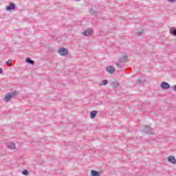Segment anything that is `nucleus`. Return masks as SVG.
<instances>
[{
  "instance_id": "nucleus-22",
  "label": "nucleus",
  "mask_w": 176,
  "mask_h": 176,
  "mask_svg": "<svg viewBox=\"0 0 176 176\" xmlns=\"http://www.w3.org/2000/svg\"><path fill=\"white\" fill-rule=\"evenodd\" d=\"M0 74H3V69H2V68L0 67Z\"/></svg>"
},
{
  "instance_id": "nucleus-12",
  "label": "nucleus",
  "mask_w": 176,
  "mask_h": 176,
  "mask_svg": "<svg viewBox=\"0 0 176 176\" xmlns=\"http://www.w3.org/2000/svg\"><path fill=\"white\" fill-rule=\"evenodd\" d=\"M8 148L9 149L13 150V149H16V144H14V142H10L8 145Z\"/></svg>"
},
{
  "instance_id": "nucleus-8",
  "label": "nucleus",
  "mask_w": 176,
  "mask_h": 176,
  "mask_svg": "<svg viewBox=\"0 0 176 176\" xmlns=\"http://www.w3.org/2000/svg\"><path fill=\"white\" fill-rule=\"evenodd\" d=\"M168 162L169 163H172L173 164H176V160H175V157L173 156V155H170L168 157Z\"/></svg>"
},
{
  "instance_id": "nucleus-10",
  "label": "nucleus",
  "mask_w": 176,
  "mask_h": 176,
  "mask_svg": "<svg viewBox=\"0 0 176 176\" xmlns=\"http://www.w3.org/2000/svg\"><path fill=\"white\" fill-rule=\"evenodd\" d=\"M97 113H98V111H97L96 110L91 111L90 112L91 119H94V118H96V116H97Z\"/></svg>"
},
{
  "instance_id": "nucleus-15",
  "label": "nucleus",
  "mask_w": 176,
  "mask_h": 176,
  "mask_svg": "<svg viewBox=\"0 0 176 176\" xmlns=\"http://www.w3.org/2000/svg\"><path fill=\"white\" fill-rule=\"evenodd\" d=\"M111 86L113 87V89H118V87H119V82H111Z\"/></svg>"
},
{
  "instance_id": "nucleus-6",
  "label": "nucleus",
  "mask_w": 176,
  "mask_h": 176,
  "mask_svg": "<svg viewBox=\"0 0 176 176\" xmlns=\"http://www.w3.org/2000/svg\"><path fill=\"white\" fill-rule=\"evenodd\" d=\"M15 9L16 4H14V3H12L6 7V10H8V12H11V10H14Z\"/></svg>"
},
{
  "instance_id": "nucleus-2",
  "label": "nucleus",
  "mask_w": 176,
  "mask_h": 176,
  "mask_svg": "<svg viewBox=\"0 0 176 176\" xmlns=\"http://www.w3.org/2000/svg\"><path fill=\"white\" fill-rule=\"evenodd\" d=\"M82 35H84V36H90L93 34V29L89 28L81 33Z\"/></svg>"
},
{
  "instance_id": "nucleus-9",
  "label": "nucleus",
  "mask_w": 176,
  "mask_h": 176,
  "mask_svg": "<svg viewBox=\"0 0 176 176\" xmlns=\"http://www.w3.org/2000/svg\"><path fill=\"white\" fill-rule=\"evenodd\" d=\"M127 61V56H122L121 58L119 59V63L121 64H124Z\"/></svg>"
},
{
  "instance_id": "nucleus-3",
  "label": "nucleus",
  "mask_w": 176,
  "mask_h": 176,
  "mask_svg": "<svg viewBox=\"0 0 176 176\" xmlns=\"http://www.w3.org/2000/svg\"><path fill=\"white\" fill-rule=\"evenodd\" d=\"M170 85L168 82H161V89H163L164 90H167L170 89Z\"/></svg>"
},
{
  "instance_id": "nucleus-24",
  "label": "nucleus",
  "mask_w": 176,
  "mask_h": 176,
  "mask_svg": "<svg viewBox=\"0 0 176 176\" xmlns=\"http://www.w3.org/2000/svg\"><path fill=\"white\" fill-rule=\"evenodd\" d=\"M176 0H168V2L173 3V2H175Z\"/></svg>"
},
{
  "instance_id": "nucleus-17",
  "label": "nucleus",
  "mask_w": 176,
  "mask_h": 176,
  "mask_svg": "<svg viewBox=\"0 0 176 176\" xmlns=\"http://www.w3.org/2000/svg\"><path fill=\"white\" fill-rule=\"evenodd\" d=\"M22 174H23V175H28V174H29L28 170L27 169H24L22 171Z\"/></svg>"
},
{
  "instance_id": "nucleus-18",
  "label": "nucleus",
  "mask_w": 176,
  "mask_h": 176,
  "mask_svg": "<svg viewBox=\"0 0 176 176\" xmlns=\"http://www.w3.org/2000/svg\"><path fill=\"white\" fill-rule=\"evenodd\" d=\"M142 34H144V31H142V30H140V32H136V35H137L138 36H142Z\"/></svg>"
},
{
  "instance_id": "nucleus-21",
  "label": "nucleus",
  "mask_w": 176,
  "mask_h": 176,
  "mask_svg": "<svg viewBox=\"0 0 176 176\" xmlns=\"http://www.w3.org/2000/svg\"><path fill=\"white\" fill-rule=\"evenodd\" d=\"M12 63V60L9 59L8 60L6 61V65H10V63Z\"/></svg>"
},
{
  "instance_id": "nucleus-13",
  "label": "nucleus",
  "mask_w": 176,
  "mask_h": 176,
  "mask_svg": "<svg viewBox=\"0 0 176 176\" xmlns=\"http://www.w3.org/2000/svg\"><path fill=\"white\" fill-rule=\"evenodd\" d=\"M25 61L26 63H28V64H31L32 65H34V64H35V61H34L29 57L26 58Z\"/></svg>"
},
{
  "instance_id": "nucleus-16",
  "label": "nucleus",
  "mask_w": 176,
  "mask_h": 176,
  "mask_svg": "<svg viewBox=\"0 0 176 176\" xmlns=\"http://www.w3.org/2000/svg\"><path fill=\"white\" fill-rule=\"evenodd\" d=\"M144 82H145V80L138 79L137 80L138 85H142V83H144Z\"/></svg>"
},
{
  "instance_id": "nucleus-23",
  "label": "nucleus",
  "mask_w": 176,
  "mask_h": 176,
  "mask_svg": "<svg viewBox=\"0 0 176 176\" xmlns=\"http://www.w3.org/2000/svg\"><path fill=\"white\" fill-rule=\"evenodd\" d=\"M173 91L176 93V85L173 86Z\"/></svg>"
},
{
  "instance_id": "nucleus-25",
  "label": "nucleus",
  "mask_w": 176,
  "mask_h": 176,
  "mask_svg": "<svg viewBox=\"0 0 176 176\" xmlns=\"http://www.w3.org/2000/svg\"><path fill=\"white\" fill-rule=\"evenodd\" d=\"M75 1H80V0H75Z\"/></svg>"
},
{
  "instance_id": "nucleus-1",
  "label": "nucleus",
  "mask_w": 176,
  "mask_h": 176,
  "mask_svg": "<svg viewBox=\"0 0 176 176\" xmlns=\"http://www.w3.org/2000/svg\"><path fill=\"white\" fill-rule=\"evenodd\" d=\"M19 95V92H17V91H12L8 94H7L6 95V96L4 97V101L5 102H9V101H10V100H12V98H13L14 97H16V96Z\"/></svg>"
},
{
  "instance_id": "nucleus-11",
  "label": "nucleus",
  "mask_w": 176,
  "mask_h": 176,
  "mask_svg": "<svg viewBox=\"0 0 176 176\" xmlns=\"http://www.w3.org/2000/svg\"><path fill=\"white\" fill-rule=\"evenodd\" d=\"M169 31L171 35H173V36H176V28H174V27L170 28Z\"/></svg>"
},
{
  "instance_id": "nucleus-5",
  "label": "nucleus",
  "mask_w": 176,
  "mask_h": 176,
  "mask_svg": "<svg viewBox=\"0 0 176 176\" xmlns=\"http://www.w3.org/2000/svg\"><path fill=\"white\" fill-rule=\"evenodd\" d=\"M58 53L60 56H67L68 54V51H67V48L62 47L58 50Z\"/></svg>"
},
{
  "instance_id": "nucleus-20",
  "label": "nucleus",
  "mask_w": 176,
  "mask_h": 176,
  "mask_svg": "<svg viewBox=\"0 0 176 176\" xmlns=\"http://www.w3.org/2000/svg\"><path fill=\"white\" fill-rule=\"evenodd\" d=\"M102 85L105 86L106 85H108V80H102Z\"/></svg>"
},
{
  "instance_id": "nucleus-19",
  "label": "nucleus",
  "mask_w": 176,
  "mask_h": 176,
  "mask_svg": "<svg viewBox=\"0 0 176 176\" xmlns=\"http://www.w3.org/2000/svg\"><path fill=\"white\" fill-rule=\"evenodd\" d=\"M116 66L118 68H123V63H121L120 62L119 63H116Z\"/></svg>"
},
{
  "instance_id": "nucleus-14",
  "label": "nucleus",
  "mask_w": 176,
  "mask_h": 176,
  "mask_svg": "<svg viewBox=\"0 0 176 176\" xmlns=\"http://www.w3.org/2000/svg\"><path fill=\"white\" fill-rule=\"evenodd\" d=\"M91 175L92 176H100L101 175L100 174V172L97 170H92L91 171Z\"/></svg>"
},
{
  "instance_id": "nucleus-4",
  "label": "nucleus",
  "mask_w": 176,
  "mask_h": 176,
  "mask_svg": "<svg viewBox=\"0 0 176 176\" xmlns=\"http://www.w3.org/2000/svg\"><path fill=\"white\" fill-rule=\"evenodd\" d=\"M142 131L146 134H152V131H151V127L146 125L143 126Z\"/></svg>"
},
{
  "instance_id": "nucleus-7",
  "label": "nucleus",
  "mask_w": 176,
  "mask_h": 176,
  "mask_svg": "<svg viewBox=\"0 0 176 176\" xmlns=\"http://www.w3.org/2000/svg\"><path fill=\"white\" fill-rule=\"evenodd\" d=\"M106 71L107 72H108V74H113L116 71V69L113 66H108L107 68H106Z\"/></svg>"
}]
</instances>
